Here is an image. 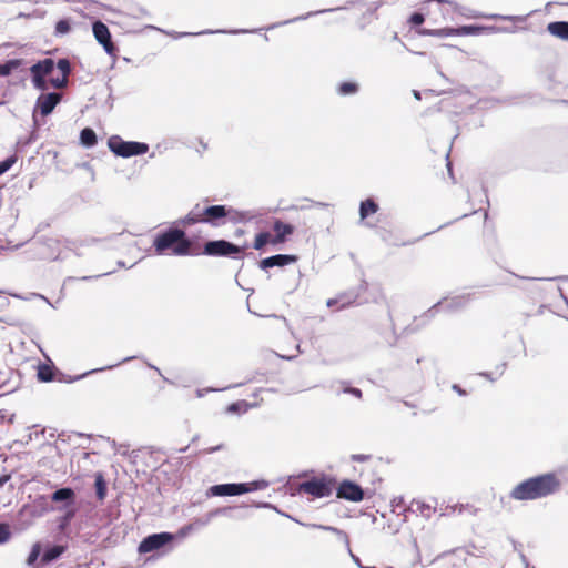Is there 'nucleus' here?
<instances>
[{"label":"nucleus","mask_w":568,"mask_h":568,"mask_svg":"<svg viewBox=\"0 0 568 568\" xmlns=\"http://www.w3.org/2000/svg\"><path fill=\"white\" fill-rule=\"evenodd\" d=\"M216 449H219V447L211 448V449H209V450H207V453H213V452H215Z\"/></svg>","instance_id":"nucleus-53"},{"label":"nucleus","mask_w":568,"mask_h":568,"mask_svg":"<svg viewBox=\"0 0 568 568\" xmlns=\"http://www.w3.org/2000/svg\"><path fill=\"white\" fill-rule=\"evenodd\" d=\"M65 551V547L61 545H55L49 547L42 555L41 562L49 564L51 561L57 560L63 552Z\"/></svg>","instance_id":"nucleus-18"},{"label":"nucleus","mask_w":568,"mask_h":568,"mask_svg":"<svg viewBox=\"0 0 568 568\" xmlns=\"http://www.w3.org/2000/svg\"><path fill=\"white\" fill-rule=\"evenodd\" d=\"M108 145L114 154L122 158L141 155L149 151V145L146 143L124 141L118 135L111 136L108 141Z\"/></svg>","instance_id":"nucleus-5"},{"label":"nucleus","mask_w":568,"mask_h":568,"mask_svg":"<svg viewBox=\"0 0 568 568\" xmlns=\"http://www.w3.org/2000/svg\"><path fill=\"white\" fill-rule=\"evenodd\" d=\"M74 516V510H68L65 515V520H70Z\"/></svg>","instance_id":"nucleus-44"},{"label":"nucleus","mask_w":568,"mask_h":568,"mask_svg":"<svg viewBox=\"0 0 568 568\" xmlns=\"http://www.w3.org/2000/svg\"><path fill=\"white\" fill-rule=\"evenodd\" d=\"M103 369H104V368L92 369V371H90L88 374L95 373V372H100V371H103Z\"/></svg>","instance_id":"nucleus-49"},{"label":"nucleus","mask_w":568,"mask_h":568,"mask_svg":"<svg viewBox=\"0 0 568 568\" xmlns=\"http://www.w3.org/2000/svg\"><path fill=\"white\" fill-rule=\"evenodd\" d=\"M115 365H109L106 368L111 369L113 368Z\"/></svg>","instance_id":"nucleus-54"},{"label":"nucleus","mask_w":568,"mask_h":568,"mask_svg":"<svg viewBox=\"0 0 568 568\" xmlns=\"http://www.w3.org/2000/svg\"><path fill=\"white\" fill-rule=\"evenodd\" d=\"M212 32L213 31H202V32H199L197 34L212 33ZM166 34H169L173 39H179V38H182V37H185V36H191L192 33H186V32H166Z\"/></svg>","instance_id":"nucleus-37"},{"label":"nucleus","mask_w":568,"mask_h":568,"mask_svg":"<svg viewBox=\"0 0 568 568\" xmlns=\"http://www.w3.org/2000/svg\"><path fill=\"white\" fill-rule=\"evenodd\" d=\"M254 215L250 212H241L235 209H233V213L229 214L226 217H229L233 222H243L251 220Z\"/></svg>","instance_id":"nucleus-28"},{"label":"nucleus","mask_w":568,"mask_h":568,"mask_svg":"<svg viewBox=\"0 0 568 568\" xmlns=\"http://www.w3.org/2000/svg\"><path fill=\"white\" fill-rule=\"evenodd\" d=\"M547 29L552 36L568 40V22H551L548 24Z\"/></svg>","instance_id":"nucleus-17"},{"label":"nucleus","mask_w":568,"mask_h":568,"mask_svg":"<svg viewBox=\"0 0 568 568\" xmlns=\"http://www.w3.org/2000/svg\"><path fill=\"white\" fill-rule=\"evenodd\" d=\"M221 510H214L212 513L209 514V517H207V520L205 523H207L213 516L217 515Z\"/></svg>","instance_id":"nucleus-45"},{"label":"nucleus","mask_w":568,"mask_h":568,"mask_svg":"<svg viewBox=\"0 0 568 568\" xmlns=\"http://www.w3.org/2000/svg\"><path fill=\"white\" fill-rule=\"evenodd\" d=\"M413 505L416 507L417 511L426 517H429L435 511V507L433 505L420 500L415 501Z\"/></svg>","instance_id":"nucleus-27"},{"label":"nucleus","mask_w":568,"mask_h":568,"mask_svg":"<svg viewBox=\"0 0 568 568\" xmlns=\"http://www.w3.org/2000/svg\"><path fill=\"white\" fill-rule=\"evenodd\" d=\"M21 65V60L13 59L9 60L3 64H0V77L9 75L13 70Z\"/></svg>","instance_id":"nucleus-23"},{"label":"nucleus","mask_w":568,"mask_h":568,"mask_svg":"<svg viewBox=\"0 0 568 568\" xmlns=\"http://www.w3.org/2000/svg\"><path fill=\"white\" fill-rule=\"evenodd\" d=\"M559 488V480L552 474L527 479L517 485L510 496L517 500H531L546 497Z\"/></svg>","instance_id":"nucleus-2"},{"label":"nucleus","mask_w":568,"mask_h":568,"mask_svg":"<svg viewBox=\"0 0 568 568\" xmlns=\"http://www.w3.org/2000/svg\"><path fill=\"white\" fill-rule=\"evenodd\" d=\"M206 255L232 256L241 253V248L227 241H210L204 246Z\"/></svg>","instance_id":"nucleus-7"},{"label":"nucleus","mask_w":568,"mask_h":568,"mask_svg":"<svg viewBox=\"0 0 568 568\" xmlns=\"http://www.w3.org/2000/svg\"><path fill=\"white\" fill-rule=\"evenodd\" d=\"M54 67L55 64L52 59H44L30 68L32 84L36 89L45 91L49 85L55 89H61L68 84V77L71 72L69 60L60 59L57 62V68L61 72V77H51L54 71Z\"/></svg>","instance_id":"nucleus-1"},{"label":"nucleus","mask_w":568,"mask_h":568,"mask_svg":"<svg viewBox=\"0 0 568 568\" xmlns=\"http://www.w3.org/2000/svg\"><path fill=\"white\" fill-rule=\"evenodd\" d=\"M74 491L71 488H61L52 494L51 499L55 503L65 501V506H69L74 503Z\"/></svg>","instance_id":"nucleus-16"},{"label":"nucleus","mask_w":568,"mask_h":568,"mask_svg":"<svg viewBox=\"0 0 568 568\" xmlns=\"http://www.w3.org/2000/svg\"><path fill=\"white\" fill-rule=\"evenodd\" d=\"M95 40L103 47L109 55L115 54V45L111 41V33L109 28L101 21H95L92 27Z\"/></svg>","instance_id":"nucleus-9"},{"label":"nucleus","mask_w":568,"mask_h":568,"mask_svg":"<svg viewBox=\"0 0 568 568\" xmlns=\"http://www.w3.org/2000/svg\"><path fill=\"white\" fill-rule=\"evenodd\" d=\"M173 539L170 532L153 534L144 538L139 545V552L146 554L160 549Z\"/></svg>","instance_id":"nucleus-8"},{"label":"nucleus","mask_w":568,"mask_h":568,"mask_svg":"<svg viewBox=\"0 0 568 568\" xmlns=\"http://www.w3.org/2000/svg\"><path fill=\"white\" fill-rule=\"evenodd\" d=\"M296 260L297 258L295 255L278 254V255L270 256V257L262 260L260 263V266L263 270H267V268L274 267V266H285V265L295 263Z\"/></svg>","instance_id":"nucleus-12"},{"label":"nucleus","mask_w":568,"mask_h":568,"mask_svg":"<svg viewBox=\"0 0 568 568\" xmlns=\"http://www.w3.org/2000/svg\"><path fill=\"white\" fill-rule=\"evenodd\" d=\"M410 23L413 24H422L425 21V18L422 13H413L409 19Z\"/></svg>","instance_id":"nucleus-36"},{"label":"nucleus","mask_w":568,"mask_h":568,"mask_svg":"<svg viewBox=\"0 0 568 568\" xmlns=\"http://www.w3.org/2000/svg\"><path fill=\"white\" fill-rule=\"evenodd\" d=\"M357 91V84L344 82L338 87V93L342 95L353 94Z\"/></svg>","instance_id":"nucleus-32"},{"label":"nucleus","mask_w":568,"mask_h":568,"mask_svg":"<svg viewBox=\"0 0 568 568\" xmlns=\"http://www.w3.org/2000/svg\"><path fill=\"white\" fill-rule=\"evenodd\" d=\"M158 254H171L183 256L190 254L191 242L185 237V233L179 229H172L159 234L153 242Z\"/></svg>","instance_id":"nucleus-3"},{"label":"nucleus","mask_w":568,"mask_h":568,"mask_svg":"<svg viewBox=\"0 0 568 568\" xmlns=\"http://www.w3.org/2000/svg\"><path fill=\"white\" fill-rule=\"evenodd\" d=\"M500 29L496 27H485V26H463L456 28L457 36H478L480 33H491L497 32Z\"/></svg>","instance_id":"nucleus-15"},{"label":"nucleus","mask_w":568,"mask_h":568,"mask_svg":"<svg viewBox=\"0 0 568 568\" xmlns=\"http://www.w3.org/2000/svg\"><path fill=\"white\" fill-rule=\"evenodd\" d=\"M420 34L424 36H433L434 37V29H423L419 31Z\"/></svg>","instance_id":"nucleus-41"},{"label":"nucleus","mask_w":568,"mask_h":568,"mask_svg":"<svg viewBox=\"0 0 568 568\" xmlns=\"http://www.w3.org/2000/svg\"><path fill=\"white\" fill-rule=\"evenodd\" d=\"M308 527H312V528H318V529H322V530H326V531H332L334 534H336L344 542L346 546H348V537L347 535L335 528V527H332V526H324V525H316V524H312V525H307Z\"/></svg>","instance_id":"nucleus-25"},{"label":"nucleus","mask_w":568,"mask_h":568,"mask_svg":"<svg viewBox=\"0 0 568 568\" xmlns=\"http://www.w3.org/2000/svg\"><path fill=\"white\" fill-rule=\"evenodd\" d=\"M273 230L275 235L272 239V244L276 245L283 243L288 235H291L294 231L293 226L290 224H285L281 221H276L274 223Z\"/></svg>","instance_id":"nucleus-14"},{"label":"nucleus","mask_w":568,"mask_h":568,"mask_svg":"<svg viewBox=\"0 0 568 568\" xmlns=\"http://www.w3.org/2000/svg\"><path fill=\"white\" fill-rule=\"evenodd\" d=\"M457 36L456 28H442V29H434V37H452Z\"/></svg>","instance_id":"nucleus-33"},{"label":"nucleus","mask_w":568,"mask_h":568,"mask_svg":"<svg viewBox=\"0 0 568 568\" xmlns=\"http://www.w3.org/2000/svg\"><path fill=\"white\" fill-rule=\"evenodd\" d=\"M11 538L10 528L7 524H0V544L7 542Z\"/></svg>","instance_id":"nucleus-34"},{"label":"nucleus","mask_w":568,"mask_h":568,"mask_svg":"<svg viewBox=\"0 0 568 568\" xmlns=\"http://www.w3.org/2000/svg\"><path fill=\"white\" fill-rule=\"evenodd\" d=\"M71 30V24L68 19L59 20L55 24V34L57 36H64L69 33Z\"/></svg>","instance_id":"nucleus-30"},{"label":"nucleus","mask_w":568,"mask_h":568,"mask_svg":"<svg viewBox=\"0 0 568 568\" xmlns=\"http://www.w3.org/2000/svg\"><path fill=\"white\" fill-rule=\"evenodd\" d=\"M95 488L98 498L100 500H103L106 494V486L101 475H98L95 478Z\"/></svg>","instance_id":"nucleus-29"},{"label":"nucleus","mask_w":568,"mask_h":568,"mask_svg":"<svg viewBox=\"0 0 568 568\" xmlns=\"http://www.w3.org/2000/svg\"><path fill=\"white\" fill-rule=\"evenodd\" d=\"M454 389H455L456 392H458V394H460V395H463V394H464V392H463V390H462L457 385H454Z\"/></svg>","instance_id":"nucleus-46"},{"label":"nucleus","mask_w":568,"mask_h":568,"mask_svg":"<svg viewBox=\"0 0 568 568\" xmlns=\"http://www.w3.org/2000/svg\"><path fill=\"white\" fill-rule=\"evenodd\" d=\"M268 486V483L265 480H254L251 483H241L239 484V495L261 490Z\"/></svg>","instance_id":"nucleus-19"},{"label":"nucleus","mask_w":568,"mask_h":568,"mask_svg":"<svg viewBox=\"0 0 568 568\" xmlns=\"http://www.w3.org/2000/svg\"><path fill=\"white\" fill-rule=\"evenodd\" d=\"M258 507H265V508H268V507H271V505L265 503V504H261V505H258Z\"/></svg>","instance_id":"nucleus-50"},{"label":"nucleus","mask_w":568,"mask_h":568,"mask_svg":"<svg viewBox=\"0 0 568 568\" xmlns=\"http://www.w3.org/2000/svg\"><path fill=\"white\" fill-rule=\"evenodd\" d=\"M196 396H197V397H202V396H203V392H202L201 389H197V390H196Z\"/></svg>","instance_id":"nucleus-47"},{"label":"nucleus","mask_w":568,"mask_h":568,"mask_svg":"<svg viewBox=\"0 0 568 568\" xmlns=\"http://www.w3.org/2000/svg\"><path fill=\"white\" fill-rule=\"evenodd\" d=\"M297 491L300 494L310 495L313 498H323L331 495L332 488L329 484L323 479H312L300 484Z\"/></svg>","instance_id":"nucleus-6"},{"label":"nucleus","mask_w":568,"mask_h":568,"mask_svg":"<svg viewBox=\"0 0 568 568\" xmlns=\"http://www.w3.org/2000/svg\"><path fill=\"white\" fill-rule=\"evenodd\" d=\"M38 377L42 382H50V381H52L53 379V374H52V371H51L50 366H48V365L40 366L39 371H38Z\"/></svg>","instance_id":"nucleus-31"},{"label":"nucleus","mask_w":568,"mask_h":568,"mask_svg":"<svg viewBox=\"0 0 568 568\" xmlns=\"http://www.w3.org/2000/svg\"><path fill=\"white\" fill-rule=\"evenodd\" d=\"M352 458L354 460L364 462V460L367 459V456H365V455H353Z\"/></svg>","instance_id":"nucleus-42"},{"label":"nucleus","mask_w":568,"mask_h":568,"mask_svg":"<svg viewBox=\"0 0 568 568\" xmlns=\"http://www.w3.org/2000/svg\"><path fill=\"white\" fill-rule=\"evenodd\" d=\"M9 476H2L0 477V487H2L8 480H9Z\"/></svg>","instance_id":"nucleus-43"},{"label":"nucleus","mask_w":568,"mask_h":568,"mask_svg":"<svg viewBox=\"0 0 568 568\" xmlns=\"http://www.w3.org/2000/svg\"><path fill=\"white\" fill-rule=\"evenodd\" d=\"M338 497L351 500L361 501L364 497L362 488L351 481H344L341 484L337 493Z\"/></svg>","instance_id":"nucleus-11"},{"label":"nucleus","mask_w":568,"mask_h":568,"mask_svg":"<svg viewBox=\"0 0 568 568\" xmlns=\"http://www.w3.org/2000/svg\"><path fill=\"white\" fill-rule=\"evenodd\" d=\"M16 163V158L11 156L0 162V175L6 173Z\"/></svg>","instance_id":"nucleus-35"},{"label":"nucleus","mask_w":568,"mask_h":568,"mask_svg":"<svg viewBox=\"0 0 568 568\" xmlns=\"http://www.w3.org/2000/svg\"><path fill=\"white\" fill-rule=\"evenodd\" d=\"M272 239L273 236L267 233V232H262V233H258L256 236H255V241H254V248L255 250H261L263 248L266 244L271 243L272 244Z\"/></svg>","instance_id":"nucleus-24"},{"label":"nucleus","mask_w":568,"mask_h":568,"mask_svg":"<svg viewBox=\"0 0 568 568\" xmlns=\"http://www.w3.org/2000/svg\"><path fill=\"white\" fill-rule=\"evenodd\" d=\"M253 405H250L245 400H240L227 406L226 412L230 414H243L246 413Z\"/></svg>","instance_id":"nucleus-22"},{"label":"nucleus","mask_w":568,"mask_h":568,"mask_svg":"<svg viewBox=\"0 0 568 568\" xmlns=\"http://www.w3.org/2000/svg\"><path fill=\"white\" fill-rule=\"evenodd\" d=\"M206 496H239V484H220L209 488Z\"/></svg>","instance_id":"nucleus-13"},{"label":"nucleus","mask_w":568,"mask_h":568,"mask_svg":"<svg viewBox=\"0 0 568 568\" xmlns=\"http://www.w3.org/2000/svg\"><path fill=\"white\" fill-rule=\"evenodd\" d=\"M40 554H41V544L34 542L31 547V551H30L29 556L26 559V564L29 567L33 566L37 562Z\"/></svg>","instance_id":"nucleus-26"},{"label":"nucleus","mask_w":568,"mask_h":568,"mask_svg":"<svg viewBox=\"0 0 568 568\" xmlns=\"http://www.w3.org/2000/svg\"><path fill=\"white\" fill-rule=\"evenodd\" d=\"M80 140L84 146L90 148L97 143V135L92 129L85 128L81 131Z\"/></svg>","instance_id":"nucleus-20"},{"label":"nucleus","mask_w":568,"mask_h":568,"mask_svg":"<svg viewBox=\"0 0 568 568\" xmlns=\"http://www.w3.org/2000/svg\"><path fill=\"white\" fill-rule=\"evenodd\" d=\"M377 209V204L372 200H366L362 202L359 207L361 217L365 219L368 215L376 213Z\"/></svg>","instance_id":"nucleus-21"},{"label":"nucleus","mask_w":568,"mask_h":568,"mask_svg":"<svg viewBox=\"0 0 568 568\" xmlns=\"http://www.w3.org/2000/svg\"><path fill=\"white\" fill-rule=\"evenodd\" d=\"M240 32H246V30H233L231 33H240Z\"/></svg>","instance_id":"nucleus-48"},{"label":"nucleus","mask_w":568,"mask_h":568,"mask_svg":"<svg viewBox=\"0 0 568 568\" xmlns=\"http://www.w3.org/2000/svg\"><path fill=\"white\" fill-rule=\"evenodd\" d=\"M334 303H335V301H334V300H329V301L327 302V305H328V306H332Z\"/></svg>","instance_id":"nucleus-52"},{"label":"nucleus","mask_w":568,"mask_h":568,"mask_svg":"<svg viewBox=\"0 0 568 568\" xmlns=\"http://www.w3.org/2000/svg\"><path fill=\"white\" fill-rule=\"evenodd\" d=\"M345 392L356 396V397H361L362 396V392L358 389V388H348L346 389Z\"/></svg>","instance_id":"nucleus-39"},{"label":"nucleus","mask_w":568,"mask_h":568,"mask_svg":"<svg viewBox=\"0 0 568 568\" xmlns=\"http://www.w3.org/2000/svg\"><path fill=\"white\" fill-rule=\"evenodd\" d=\"M346 547H347V549H348V552H349V555H351V557H352L353 561H354V562L359 567V565H362V564H361L359 558H358L357 556H355V555L352 552V550H351V548H349V545H348V546H346Z\"/></svg>","instance_id":"nucleus-40"},{"label":"nucleus","mask_w":568,"mask_h":568,"mask_svg":"<svg viewBox=\"0 0 568 568\" xmlns=\"http://www.w3.org/2000/svg\"><path fill=\"white\" fill-rule=\"evenodd\" d=\"M61 101V94L57 92L41 94L36 102V110H40L43 116L49 115Z\"/></svg>","instance_id":"nucleus-10"},{"label":"nucleus","mask_w":568,"mask_h":568,"mask_svg":"<svg viewBox=\"0 0 568 568\" xmlns=\"http://www.w3.org/2000/svg\"><path fill=\"white\" fill-rule=\"evenodd\" d=\"M232 213L233 209L225 205H212L203 210L196 206L186 215L185 222L189 224L204 222L216 225L219 220L226 217Z\"/></svg>","instance_id":"nucleus-4"},{"label":"nucleus","mask_w":568,"mask_h":568,"mask_svg":"<svg viewBox=\"0 0 568 568\" xmlns=\"http://www.w3.org/2000/svg\"><path fill=\"white\" fill-rule=\"evenodd\" d=\"M414 95H415L416 99H420L419 92L414 91Z\"/></svg>","instance_id":"nucleus-51"},{"label":"nucleus","mask_w":568,"mask_h":568,"mask_svg":"<svg viewBox=\"0 0 568 568\" xmlns=\"http://www.w3.org/2000/svg\"><path fill=\"white\" fill-rule=\"evenodd\" d=\"M447 7L446 8H443L442 10V14L443 17H448L450 13H455L454 10H453V7L446 4Z\"/></svg>","instance_id":"nucleus-38"}]
</instances>
